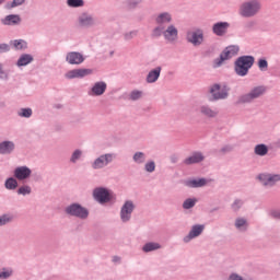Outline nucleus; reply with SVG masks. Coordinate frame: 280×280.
I'll return each mask as SVG.
<instances>
[{
  "instance_id": "1",
  "label": "nucleus",
  "mask_w": 280,
  "mask_h": 280,
  "mask_svg": "<svg viewBox=\"0 0 280 280\" xmlns=\"http://www.w3.org/2000/svg\"><path fill=\"white\" fill-rule=\"evenodd\" d=\"M261 11V2L259 0H247L240 5L238 13L244 19H253Z\"/></svg>"
},
{
  "instance_id": "2",
  "label": "nucleus",
  "mask_w": 280,
  "mask_h": 280,
  "mask_svg": "<svg viewBox=\"0 0 280 280\" xmlns=\"http://www.w3.org/2000/svg\"><path fill=\"white\" fill-rule=\"evenodd\" d=\"M255 65V57L253 56H242L235 61V72L237 75L244 78L248 75V71Z\"/></svg>"
},
{
  "instance_id": "3",
  "label": "nucleus",
  "mask_w": 280,
  "mask_h": 280,
  "mask_svg": "<svg viewBox=\"0 0 280 280\" xmlns=\"http://www.w3.org/2000/svg\"><path fill=\"white\" fill-rule=\"evenodd\" d=\"M161 34L167 43H174L178 38V30L174 25H170L165 31L161 26L153 31V36H161Z\"/></svg>"
},
{
  "instance_id": "4",
  "label": "nucleus",
  "mask_w": 280,
  "mask_h": 280,
  "mask_svg": "<svg viewBox=\"0 0 280 280\" xmlns=\"http://www.w3.org/2000/svg\"><path fill=\"white\" fill-rule=\"evenodd\" d=\"M240 54V46H228L220 55L219 59L214 60V67H221L225 60H231Z\"/></svg>"
},
{
  "instance_id": "5",
  "label": "nucleus",
  "mask_w": 280,
  "mask_h": 280,
  "mask_svg": "<svg viewBox=\"0 0 280 280\" xmlns=\"http://www.w3.org/2000/svg\"><path fill=\"white\" fill-rule=\"evenodd\" d=\"M266 93V86L260 85L254 88L249 93L241 96L240 102L241 104H248L253 102V100H257V97H261Z\"/></svg>"
},
{
  "instance_id": "6",
  "label": "nucleus",
  "mask_w": 280,
  "mask_h": 280,
  "mask_svg": "<svg viewBox=\"0 0 280 280\" xmlns=\"http://www.w3.org/2000/svg\"><path fill=\"white\" fill-rule=\"evenodd\" d=\"M210 94L213 100H226L229 97V89L220 84H214L210 89Z\"/></svg>"
},
{
  "instance_id": "7",
  "label": "nucleus",
  "mask_w": 280,
  "mask_h": 280,
  "mask_svg": "<svg viewBox=\"0 0 280 280\" xmlns=\"http://www.w3.org/2000/svg\"><path fill=\"white\" fill-rule=\"evenodd\" d=\"M66 211L69 215H75V218H89V210L78 203L71 205L66 209Z\"/></svg>"
},
{
  "instance_id": "8",
  "label": "nucleus",
  "mask_w": 280,
  "mask_h": 280,
  "mask_svg": "<svg viewBox=\"0 0 280 280\" xmlns=\"http://www.w3.org/2000/svg\"><path fill=\"white\" fill-rule=\"evenodd\" d=\"M92 73H93L92 69H86V68L73 69L66 73V78H68V80H73L75 78H86V75H91Z\"/></svg>"
},
{
  "instance_id": "9",
  "label": "nucleus",
  "mask_w": 280,
  "mask_h": 280,
  "mask_svg": "<svg viewBox=\"0 0 280 280\" xmlns=\"http://www.w3.org/2000/svg\"><path fill=\"white\" fill-rule=\"evenodd\" d=\"M93 196L97 202L104 203V202H109L110 198L113 196L106 188H96L93 192Z\"/></svg>"
},
{
  "instance_id": "10",
  "label": "nucleus",
  "mask_w": 280,
  "mask_h": 280,
  "mask_svg": "<svg viewBox=\"0 0 280 280\" xmlns=\"http://www.w3.org/2000/svg\"><path fill=\"white\" fill-rule=\"evenodd\" d=\"M132 211H135V205L132 203V201H126L120 210V218L122 222H128V220H130Z\"/></svg>"
},
{
  "instance_id": "11",
  "label": "nucleus",
  "mask_w": 280,
  "mask_h": 280,
  "mask_svg": "<svg viewBox=\"0 0 280 280\" xmlns=\"http://www.w3.org/2000/svg\"><path fill=\"white\" fill-rule=\"evenodd\" d=\"M259 180L265 187H272L276 183H279L280 175L261 174L258 176Z\"/></svg>"
},
{
  "instance_id": "12",
  "label": "nucleus",
  "mask_w": 280,
  "mask_h": 280,
  "mask_svg": "<svg viewBox=\"0 0 280 280\" xmlns=\"http://www.w3.org/2000/svg\"><path fill=\"white\" fill-rule=\"evenodd\" d=\"M113 162V154H105L97 158L93 163L94 170H102V167H106L108 163Z\"/></svg>"
},
{
  "instance_id": "13",
  "label": "nucleus",
  "mask_w": 280,
  "mask_h": 280,
  "mask_svg": "<svg viewBox=\"0 0 280 280\" xmlns=\"http://www.w3.org/2000/svg\"><path fill=\"white\" fill-rule=\"evenodd\" d=\"M66 60L69 65H82L84 62V55L78 51L68 52Z\"/></svg>"
},
{
  "instance_id": "14",
  "label": "nucleus",
  "mask_w": 280,
  "mask_h": 280,
  "mask_svg": "<svg viewBox=\"0 0 280 280\" xmlns=\"http://www.w3.org/2000/svg\"><path fill=\"white\" fill-rule=\"evenodd\" d=\"M205 39L202 32L196 31V32H189L187 34V40L188 43H191L195 46L202 45V40Z\"/></svg>"
},
{
  "instance_id": "15",
  "label": "nucleus",
  "mask_w": 280,
  "mask_h": 280,
  "mask_svg": "<svg viewBox=\"0 0 280 280\" xmlns=\"http://www.w3.org/2000/svg\"><path fill=\"white\" fill-rule=\"evenodd\" d=\"M14 176L18 178V180H25V178H30V176H32V170H30L27 166L16 167L14 171Z\"/></svg>"
},
{
  "instance_id": "16",
  "label": "nucleus",
  "mask_w": 280,
  "mask_h": 280,
  "mask_svg": "<svg viewBox=\"0 0 280 280\" xmlns=\"http://www.w3.org/2000/svg\"><path fill=\"white\" fill-rule=\"evenodd\" d=\"M205 231V225H194L187 236L184 237V242H189L194 237H198Z\"/></svg>"
},
{
  "instance_id": "17",
  "label": "nucleus",
  "mask_w": 280,
  "mask_h": 280,
  "mask_svg": "<svg viewBox=\"0 0 280 280\" xmlns=\"http://www.w3.org/2000/svg\"><path fill=\"white\" fill-rule=\"evenodd\" d=\"M212 30L217 36H224V34H226V31L229 30V23L226 22L215 23Z\"/></svg>"
},
{
  "instance_id": "18",
  "label": "nucleus",
  "mask_w": 280,
  "mask_h": 280,
  "mask_svg": "<svg viewBox=\"0 0 280 280\" xmlns=\"http://www.w3.org/2000/svg\"><path fill=\"white\" fill-rule=\"evenodd\" d=\"M104 93H106V82L104 81L96 82L91 90L92 95L100 96L104 95Z\"/></svg>"
},
{
  "instance_id": "19",
  "label": "nucleus",
  "mask_w": 280,
  "mask_h": 280,
  "mask_svg": "<svg viewBox=\"0 0 280 280\" xmlns=\"http://www.w3.org/2000/svg\"><path fill=\"white\" fill-rule=\"evenodd\" d=\"M201 161H205V156H202L201 153H194L187 158L184 163L185 165H194L195 163H201Z\"/></svg>"
},
{
  "instance_id": "20",
  "label": "nucleus",
  "mask_w": 280,
  "mask_h": 280,
  "mask_svg": "<svg viewBox=\"0 0 280 280\" xmlns=\"http://www.w3.org/2000/svg\"><path fill=\"white\" fill-rule=\"evenodd\" d=\"M161 77V67L155 68L154 70H151L147 77V82L149 84H152L159 80Z\"/></svg>"
},
{
  "instance_id": "21",
  "label": "nucleus",
  "mask_w": 280,
  "mask_h": 280,
  "mask_svg": "<svg viewBox=\"0 0 280 280\" xmlns=\"http://www.w3.org/2000/svg\"><path fill=\"white\" fill-rule=\"evenodd\" d=\"M14 150V142L4 141L0 143V154H10Z\"/></svg>"
},
{
  "instance_id": "22",
  "label": "nucleus",
  "mask_w": 280,
  "mask_h": 280,
  "mask_svg": "<svg viewBox=\"0 0 280 280\" xmlns=\"http://www.w3.org/2000/svg\"><path fill=\"white\" fill-rule=\"evenodd\" d=\"M33 60H34V57H32V55L24 54L18 60V67H27L30 62H33Z\"/></svg>"
},
{
  "instance_id": "23",
  "label": "nucleus",
  "mask_w": 280,
  "mask_h": 280,
  "mask_svg": "<svg viewBox=\"0 0 280 280\" xmlns=\"http://www.w3.org/2000/svg\"><path fill=\"white\" fill-rule=\"evenodd\" d=\"M2 23L3 25H19L21 18L19 15H8Z\"/></svg>"
},
{
  "instance_id": "24",
  "label": "nucleus",
  "mask_w": 280,
  "mask_h": 280,
  "mask_svg": "<svg viewBox=\"0 0 280 280\" xmlns=\"http://www.w3.org/2000/svg\"><path fill=\"white\" fill-rule=\"evenodd\" d=\"M200 113L206 117H218V112L211 109L209 106H201Z\"/></svg>"
},
{
  "instance_id": "25",
  "label": "nucleus",
  "mask_w": 280,
  "mask_h": 280,
  "mask_svg": "<svg viewBox=\"0 0 280 280\" xmlns=\"http://www.w3.org/2000/svg\"><path fill=\"white\" fill-rule=\"evenodd\" d=\"M12 45L18 50L27 49V42H25L23 39H15V40H13Z\"/></svg>"
},
{
  "instance_id": "26",
  "label": "nucleus",
  "mask_w": 280,
  "mask_h": 280,
  "mask_svg": "<svg viewBox=\"0 0 280 280\" xmlns=\"http://www.w3.org/2000/svg\"><path fill=\"white\" fill-rule=\"evenodd\" d=\"M188 187H205L207 185V179L201 178V179H192L188 182Z\"/></svg>"
},
{
  "instance_id": "27",
  "label": "nucleus",
  "mask_w": 280,
  "mask_h": 280,
  "mask_svg": "<svg viewBox=\"0 0 280 280\" xmlns=\"http://www.w3.org/2000/svg\"><path fill=\"white\" fill-rule=\"evenodd\" d=\"M159 248H161V245H159V243H147L142 249L144 250V253H152V250H159Z\"/></svg>"
},
{
  "instance_id": "28",
  "label": "nucleus",
  "mask_w": 280,
  "mask_h": 280,
  "mask_svg": "<svg viewBox=\"0 0 280 280\" xmlns=\"http://www.w3.org/2000/svg\"><path fill=\"white\" fill-rule=\"evenodd\" d=\"M170 21H172V15H170V13H162L156 19V22L160 25H163V23H170Z\"/></svg>"
},
{
  "instance_id": "29",
  "label": "nucleus",
  "mask_w": 280,
  "mask_h": 280,
  "mask_svg": "<svg viewBox=\"0 0 280 280\" xmlns=\"http://www.w3.org/2000/svg\"><path fill=\"white\" fill-rule=\"evenodd\" d=\"M255 153L258 154V156H266V154H268V147L265 144H258L255 148Z\"/></svg>"
},
{
  "instance_id": "30",
  "label": "nucleus",
  "mask_w": 280,
  "mask_h": 280,
  "mask_svg": "<svg viewBox=\"0 0 280 280\" xmlns=\"http://www.w3.org/2000/svg\"><path fill=\"white\" fill-rule=\"evenodd\" d=\"M16 187H19V182H16V179H14L12 177L7 179V182H5L7 189H16Z\"/></svg>"
},
{
  "instance_id": "31",
  "label": "nucleus",
  "mask_w": 280,
  "mask_h": 280,
  "mask_svg": "<svg viewBox=\"0 0 280 280\" xmlns=\"http://www.w3.org/2000/svg\"><path fill=\"white\" fill-rule=\"evenodd\" d=\"M68 5L70 8H80V7L84 5V1H82V0H68Z\"/></svg>"
},
{
  "instance_id": "32",
  "label": "nucleus",
  "mask_w": 280,
  "mask_h": 280,
  "mask_svg": "<svg viewBox=\"0 0 280 280\" xmlns=\"http://www.w3.org/2000/svg\"><path fill=\"white\" fill-rule=\"evenodd\" d=\"M142 95H143V92L139 90H135L130 93V100L132 101L141 100Z\"/></svg>"
},
{
  "instance_id": "33",
  "label": "nucleus",
  "mask_w": 280,
  "mask_h": 280,
  "mask_svg": "<svg viewBox=\"0 0 280 280\" xmlns=\"http://www.w3.org/2000/svg\"><path fill=\"white\" fill-rule=\"evenodd\" d=\"M25 3V0H13L11 3L7 4V8H19V5H23Z\"/></svg>"
},
{
  "instance_id": "34",
  "label": "nucleus",
  "mask_w": 280,
  "mask_h": 280,
  "mask_svg": "<svg viewBox=\"0 0 280 280\" xmlns=\"http://www.w3.org/2000/svg\"><path fill=\"white\" fill-rule=\"evenodd\" d=\"M133 161L136 163H143V161H145V155L142 152H138L133 155Z\"/></svg>"
},
{
  "instance_id": "35",
  "label": "nucleus",
  "mask_w": 280,
  "mask_h": 280,
  "mask_svg": "<svg viewBox=\"0 0 280 280\" xmlns=\"http://www.w3.org/2000/svg\"><path fill=\"white\" fill-rule=\"evenodd\" d=\"M195 206H196L195 199H186L183 203L184 209H191Z\"/></svg>"
},
{
  "instance_id": "36",
  "label": "nucleus",
  "mask_w": 280,
  "mask_h": 280,
  "mask_svg": "<svg viewBox=\"0 0 280 280\" xmlns=\"http://www.w3.org/2000/svg\"><path fill=\"white\" fill-rule=\"evenodd\" d=\"M258 69H260V71H266L268 69V61L266 59H259Z\"/></svg>"
},
{
  "instance_id": "37",
  "label": "nucleus",
  "mask_w": 280,
  "mask_h": 280,
  "mask_svg": "<svg viewBox=\"0 0 280 280\" xmlns=\"http://www.w3.org/2000/svg\"><path fill=\"white\" fill-rule=\"evenodd\" d=\"M18 194L26 196V194H32V188H30V186L20 187Z\"/></svg>"
},
{
  "instance_id": "38",
  "label": "nucleus",
  "mask_w": 280,
  "mask_h": 280,
  "mask_svg": "<svg viewBox=\"0 0 280 280\" xmlns=\"http://www.w3.org/2000/svg\"><path fill=\"white\" fill-rule=\"evenodd\" d=\"M8 222H12V217H10L8 214L0 217V226L8 224Z\"/></svg>"
},
{
  "instance_id": "39",
  "label": "nucleus",
  "mask_w": 280,
  "mask_h": 280,
  "mask_svg": "<svg viewBox=\"0 0 280 280\" xmlns=\"http://www.w3.org/2000/svg\"><path fill=\"white\" fill-rule=\"evenodd\" d=\"M19 115L20 117H32V108H23Z\"/></svg>"
},
{
  "instance_id": "40",
  "label": "nucleus",
  "mask_w": 280,
  "mask_h": 280,
  "mask_svg": "<svg viewBox=\"0 0 280 280\" xmlns=\"http://www.w3.org/2000/svg\"><path fill=\"white\" fill-rule=\"evenodd\" d=\"M236 229H242V226H247L245 219H236L235 221Z\"/></svg>"
},
{
  "instance_id": "41",
  "label": "nucleus",
  "mask_w": 280,
  "mask_h": 280,
  "mask_svg": "<svg viewBox=\"0 0 280 280\" xmlns=\"http://www.w3.org/2000/svg\"><path fill=\"white\" fill-rule=\"evenodd\" d=\"M80 156H82V151H80V150L74 151L71 156L72 163H75V161H78V159H80Z\"/></svg>"
},
{
  "instance_id": "42",
  "label": "nucleus",
  "mask_w": 280,
  "mask_h": 280,
  "mask_svg": "<svg viewBox=\"0 0 280 280\" xmlns=\"http://www.w3.org/2000/svg\"><path fill=\"white\" fill-rule=\"evenodd\" d=\"M156 165L154 164V162H150L145 164V170L147 172H154Z\"/></svg>"
},
{
  "instance_id": "43",
  "label": "nucleus",
  "mask_w": 280,
  "mask_h": 280,
  "mask_svg": "<svg viewBox=\"0 0 280 280\" xmlns=\"http://www.w3.org/2000/svg\"><path fill=\"white\" fill-rule=\"evenodd\" d=\"M137 36V32H129L125 34V40H132Z\"/></svg>"
},
{
  "instance_id": "44",
  "label": "nucleus",
  "mask_w": 280,
  "mask_h": 280,
  "mask_svg": "<svg viewBox=\"0 0 280 280\" xmlns=\"http://www.w3.org/2000/svg\"><path fill=\"white\" fill-rule=\"evenodd\" d=\"M12 275V271L10 270H4L0 272V279H8Z\"/></svg>"
},
{
  "instance_id": "45",
  "label": "nucleus",
  "mask_w": 280,
  "mask_h": 280,
  "mask_svg": "<svg viewBox=\"0 0 280 280\" xmlns=\"http://www.w3.org/2000/svg\"><path fill=\"white\" fill-rule=\"evenodd\" d=\"M5 51H10V46L8 44H1L0 54H5Z\"/></svg>"
},
{
  "instance_id": "46",
  "label": "nucleus",
  "mask_w": 280,
  "mask_h": 280,
  "mask_svg": "<svg viewBox=\"0 0 280 280\" xmlns=\"http://www.w3.org/2000/svg\"><path fill=\"white\" fill-rule=\"evenodd\" d=\"M242 207V201L241 200H235L234 203L232 205V209L234 211H237Z\"/></svg>"
},
{
  "instance_id": "47",
  "label": "nucleus",
  "mask_w": 280,
  "mask_h": 280,
  "mask_svg": "<svg viewBox=\"0 0 280 280\" xmlns=\"http://www.w3.org/2000/svg\"><path fill=\"white\" fill-rule=\"evenodd\" d=\"M0 78L2 80H4L5 78H8V73H5V71H3V65L0 63Z\"/></svg>"
},
{
  "instance_id": "48",
  "label": "nucleus",
  "mask_w": 280,
  "mask_h": 280,
  "mask_svg": "<svg viewBox=\"0 0 280 280\" xmlns=\"http://www.w3.org/2000/svg\"><path fill=\"white\" fill-rule=\"evenodd\" d=\"M230 280H242V277L233 273V275L230 276Z\"/></svg>"
},
{
  "instance_id": "49",
  "label": "nucleus",
  "mask_w": 280,
  "mask_h": 280,
  "mask_svg": "<svg viewBox=\"0 0 280 280\" xmlns=\"http://www.w3.org/2000/svg\"><path fill=\"white\" fill-rule=\"evenodd\" d=\"M88 22H84V20H81L82 25H89L91 23V19H86Z\"/></svg>"
},
{
  "instance_id": "50",
  "label": "nucleus",
  "mask_w": 280,
  "mask_h": 280,
  "mask_svg": "<svg viewBox=\"0 0 280 280\" xmlns=\"http://www.w3.org/2000/svg\"><path fill=\"white\" fill-rule=\"evenodd\" d=\"M221 152H231V149L229 147H225L221 150Z\"/></svg>"
},
{
  "instance_id": "51",
  "label": "nucleus",
  "mask_w": 280,
  "mask_h": 280,
  "mask_svg": "<svg viewBox=\"0 0 280 280\" xmlns=\"http://www.w3.org/2000/svg\"><path fill=\"white\" fill-rule=\"evenodd\" d=\"M114 261H119V257H114Z\"/></svg>"
},
{
  "instance_id": "52",
  "label": "nucleus",
  "mask_w": 280,
  "mask_h": 280,
  "mask_svg": "<svg viewBox=\"0 0 280 280\" xmlns=\"http://www.w3.org/2000/svg\"><path fill=\"white\" fill-rule=\"evenodd\" d=\"M1 3H5V0H0V5H1Z\"/></svg>"
},
{
  "instance_id": "53",
  "label": "nucleus",
  "mask_w": 280,
  "mask_h": 280,
  "mask_svg": "<svg viewBox=\"0 0 280 280\" xmlns=\"http://www.w3.org/2000/svg\"><path fill=\"white\" fill-rule=\"evenodd\" d=\"M276 218H280V212H278V213L276 214Z\"/></svg>"
}]
</instances>
